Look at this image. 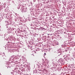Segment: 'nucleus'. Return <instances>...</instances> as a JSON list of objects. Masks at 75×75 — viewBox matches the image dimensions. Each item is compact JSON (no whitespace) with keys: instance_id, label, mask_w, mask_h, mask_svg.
Returning a JSON list of instances; mask_svg holds the SVG:
<instances>
[{"instance_id":"1","label":"nucleus","mask_w":75,"mask_h":75,"mask_svg":"<svg viewBox=\"0 0 75 75\" xmlns=\"http://www.w3.org/2000/svg\"><path fill=\"white\" fill-rule=\"evenodd\" d=\"M46 55V53H44V55Z\"/></svg>"},{"instance_id":"3","label":"nucleus","mask_w":75,"mask_h":75,"mask_svg":"<svg viewBox=\"0 0 75 75\" xmlns=\"http://www.w3.org/2000/svg\"><path fill=\"white\" fill-rule=\"evenodd\" d=\"M48 37H50L49 36H47Z\"/></svg>"},{"instance_id":"2","label":"nucleus","mask_w":75,"mask_h":75,"mask_svg":"<svg viewBox=\"0 0 75 75\" xmlns=\"http://www.w3.org/2000/svg\"><path fill=\"white\" fill-rule=\"evenodd\" d=\"M33 1L34 2H35V0H34Z\"/></svg>"}]
</instances>
